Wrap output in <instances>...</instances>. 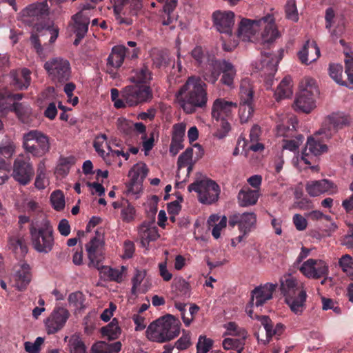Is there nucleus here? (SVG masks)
Instances as JSON below:
<instances>
[{
  "instance_id": "obj_1",
  "label": "nucleus",
  "mask_w": 353,
  "mask_h": 353,
  "mask_svg": "<svg viewBox=\"0 0 353 353\" xmlns=\"http://www.w3.org/2000/svg\"><path fill=\"white\" fill-rule=\"evenodd\" d=\"M181 108L186 114L207 107L208 95L206 83L199 77L191 76L176 94Z\"/></svg>"
},
{
  "instance_id": "obj_2",
  "label": "nucleus",
  "mask_w": 353,
  "mask_h": 353,
  "mask_svg": "<svg viewBox=\"0 0 353 353\" xmlns=\"http://www.w3.org/2000/svg\"><path fill=\"white\" fill-rule=\"evenodd\" d=\"M259 27L264 28L261 33L262 43L264 46L269 48L280 36L274 19L271 14H268L258 20L243 19L239 26L238 37L243 41H251V37L255 34Z\"/></svg>"
},
{
  "instance_id": "obj_3",
  "label": "nucleus",
  "mask_w": 353,
  "mask_h": 353,
  "mask_svg": "<svg viewBox=\"0 0 353 353\" xmlns=\"http://www.w3.org/2000/svg\"><path fill=\"white\" fill-rule=\"evenodd\" d=\"M180 325L181 323L177 318L172 314H167L149 325L146 336L151 341L164 343L179 334Z\"/></svg>"
},
{
  "instance_id": "obj_4",
  "label": "nucleus",
  "mask_w": 353,
  "mask_h": 353,
  "mask_svg": "<svg viewBox=\"0 0 353 353\" xmlns=\"http://www.w3.org/2000/svg\"><path fill=\"white\" fill-rule=\"evenodd\" d=\"M280 290L290 310L301 315L305 307L307 294L297 280L291 274L284 275L280 279Z\"/></svg>"
},
{
  "instance_id": "obj_5",
  "label": "nucleus",
  "mask_w": 353,
  "mask_h": 353,
  "mask_svg": "<svg viewBox=\"0 0 353 353\" xmlns=\"http://www.w3.org/2000/svg\"><path fill=\"white\" fill-rule=\"evenodd\" d=\"M22 145L27 153L41 157L50 150V138L43 132L31 130L23 134Z\"/></svg>"
},
{
  "instance_id": "obj_6",
  "label": "nucleus",
  "mask_w": 353,
  "mask_h": 353,
  "mask_svg": "<svg viewBox=\"0 0 353 353\" xmlns=\"http://www.w3.org/2000/svg\"><path fill=\"white\" fill-rule=\"evenodd\" d=\"M30 234L33 248L39 252L48 253L54 245L53 228L48 220H43L41 225H32Z\"/></svg>"
},
{
  "instance_id": "obj_7",
  "label": "nucleus",
  "mask_w": 353,
  "mask_h": 353,
  "mask_svg": "<svg viewBox=\"0 0 353 353\" xmlns=\"http://www.w3.org/2000/svg\"><path fill=\"white\" fill-rule=\"evenodd\" d=\"M189 192L198 194L199 201L203 204H212L216 202L221 192L219 185L213 180H197L188 185Z\"/></svg>"
},
{
  "instance_id": "obj_8",
  "label": "nucleus",
  "mask_w": 353,
  "mask_h": 353,
  "mask_svg": "<svg viewBox=\"0 0 353 353\" xmlns=\"http://www.w3.org/2000/svg\"><path fill=\"white\" fill-rule=\"evenodd\" d=\"M298 123L296 119H290L286 123L277 125L276 135L286 139L283 140L282 148L292 152L296 151L303 143L304 137L296 132Z\"/></svg>"
},
{
  "instance_id": "obj_9",
  "label": "nucleus",
  "mask_w": 353,
  "mask_h": 353,
  "mask_svg": "<svg viewBox=\"0 0 353 353\" xmlns=\"http://www.w3.org/2000/svg\"><path fill=\"white\" fill-rule=\"evenodd\" d=\"M239 114L242 122L247 121L254 112V85L249 78L241 79L239 88Z\"/></svg>"
},
{
  "instance_id": "obj_10",
  "label": "nucleus",
  "mask_w": 353,
  "mask_h": 353,
  "mask_svg": "<svg viewBox=\"0 0 353 353\" xmlns=\"http://www.w3.org/2000/svg\"><path fill=\"white\" fill-rule=\"evenodd\" d=\"M121 97L125 107H133L152 99V92L150 86L135 84L125 87L121 90Z\"/></svg>"
},
{
  "instance_id": "obj_11",
  "label": "nucleus",
  "mask_w": 353,
  "mask_h": 353,
  "mask_svg": "<svg viewBox=\"0 0 353 353\" xmlns=\"http://www.w3.org/2000/svg\"><path fill=\"white\" fill-rule=\"evenodd\" d=\"M43 67L54 81L65 83L71 77L70 64L65 59L61 57L50 59L44 63Z\"/></svg>"
},
{
  "instance_id": "obj_12",
  "label": "nucleus",
  "mask_w": 353,
  "mask_h": 353,
  "mask_svg": "<svg viewBox=\"0 0 353 353\" xmlns=\"http://www.w3.org/2000/svg\"><path fill=\"white\" fill-rule=\"evenodd\" d=\"M34 174L30 158L28 155H19L14 161L12 176L16 181L23 185H28Z\"/></svg>"
},
{
  "instance_id": "obj_13",
  "label": "nucleus",
  "mask_w": 353,
  "mask_h": 353,
  "mask_svg": "<svg viewBox=\"0 0 353 353\" xmlns=\"http://www.w3.org/2000/svg\"><path fill=\"white\" fill-rule=\"evenodd\" d=\"M345 73L347 76L344 79L343 76V68L342 65L339 63H330L328 68L330 77L338 84L346 86L350 89L353 88V59L345 61Z\"/></svg>"
},
{
  "instance_id": "obj_14",
  "label": "nucleus",
  "mask_w": 353,
  "mask_h": 353,
  "mask_svg": "<svg viewBox=\"0 0 353 353\" xmlns=\"http://www.w3.org/2000/svg\"><path fill=\"white\" fill-rule=\"evenodd\" d=\"M85 248L90 261L88 264L89 267L99 269L100 264L103 262L104 256L103 241L98 230L96 232V236L86 244Z\"/></svg>"
},
{
  "instance_id": "obj_15",
  "label": "nucleus",
  "mask_w": 353,
  "mask_h": 353,
  "mask_svg": "<svg viewBox=\"0 0 353 353\" xmlns=\"http://www.w3.org/2000/svg\"><path fill=\"white\" fill-rule=\"evenodd\" d=\"M148 168L143 163H137L129 171L130 181L128 184V191L138 194L142 189L143 182L148 173Z\"/></svg>"
},
{
  "instance_id": "obj_16",
  "label": "nucleus",
  "mask_w": 353,
  "mask_h": 353,
  "mask_svg": "<svg viewBox=\"0 0 353 353\" xmlns=\"http://www.w3.org/2000/svg\"><path fill=\"white\" fill-rule=\"evenodd\" d=\"M301 272L307 278L319 279L327 276L328 265L323 260L310 259L300 268Z\"/></svg>"
},
{
  "instance_id": "obj_17",
  "label": "nucleus",
  "mask_w": 353,
  "mask_h": 353,
  "mask_svg": "<svg viewBox=\"0 0 353 353\" xmlns=\"http://www.w3.org/2000/svg\"><path fill=\"white\" fill-rule=\"evenodd\" d=\"M256 223V214L254 212L236 213L229 217L228 224L234 228L238 225L239 230L243 234L249 233Z\"/></svg>"
},
{
  "instance_id": "obj_18",
  "label": "nucleus",
  "mask_w": 353,
  "mask_h": 353,
  "mask_svg": "<svg viewBox=\"0 0 353 353\" xmlns=\"http://www.w3.org/2000/svg\"><path fill=\"white\" fill-rule=\"evenodd\" d=\"M213 23L221 33L231 35L234 24V14L232 11L216 10L212 14Z\"/></svg>"
},
{
  "instance_id": "obj_19",
  "label": "nucleus",
  "mask_w": 353,
  "mask_h": 353,
  "mask_svg": "<svg viewBox=\"0 0 353 353\" xmlns=\"http://www.w3.org/2000/svg\"><path fill=\"white\" fill-rule=\"evenodd\" d=\"M70 316L65 308L55 307L50 316L46 321V326L48 334H54L61 330Z\"/></svg>"
},
{
  "instance_id": "obj_20",
  "label": "nucleus",
  "mask_w": 353,
  "mask_h": 353,
  "mask_svg": "<svg viewBox=\"0 0 353 353\" xmlns=\"http://www.w3.org/2000/svg\"><path fill=\"white\" fill-rule=\"evenodd\" d=\"M277 287L276 284L267 283L263 285L255 288L252 291V296L250 303L252 306H262L268 301L272 298L273 292Z\"/></svg>"
},
{
  "instance_id": "obj_21",
  "label": "nucleus",
  "mask_w": 353,
  "mask_h": 353,
  "mask_svg": "<svg viewBox=\"0 0 353 353\" xmlns=\"http://www.w3.org/2000/svg\"><path fill=\"white\" fill-rule=\"evenodd\" d=\"M14 272L12 276V281L14 283V286L19 291L25 290L32 279L30 265L23 262L14 267Z\"/></svg>"
},
{
  "instance_id": "obj_22",
  "label": "nucleus",
  "mask_w": 353,
  "mask_h": 353,
  "mask_svg": "<svg viewBox=\"0 0 353 353\" xmlns=\"http://www.w3.org/2000/svg\"><path fill=\"white\" fill-rule=\"evenodd\" d=\"M312 87L301 90L294 101V110L297 112L310 113L315 107V99Z\"/></svg>"
},
{
  "instance_id": "obj_23",
  "label": "nucleus",
  "mask_w": 353,
  "mask_h": 353,
  "mask_svg": "<svg viewBox=\"0 0 353 353\" xmlns=\"http://www.w3.org/2000/svg\"><path fill=\"white\" fill-rule=\"evenodd\" d=\"M319 134H320L319 132L318 134H315L314 137H311L308 138L307 144L302 151L301 159L305 164H311L309 160V157L310 155L316 157L327 150V145L324 143H322L319 140Z\"/></svg>"
},
{
  "instance_id": "obj_24",
  "label": "nucleus",
  "mask_w": 353,
  "mask_h": 353,
  "mask_svg": "<svg viewBox=\"0 0 353 353\" xmlns=\"http://www.w3.org/2000/svg\"><path fill=\"white\" fill-rule=\"evenodd\" d=\"M283 50H280L279 57H276L275 55L270 52H262L261 54L264 58L261 60V69L264 73L268 75L266 83L268 85H272V79L274 77L276 72L277 71V65L279 61L282 59Z\"/></svg>"
},
{
  "instance_id": "obj_25",
  "label": "nucleus",
  "mask_w": 353,
  "mask_h": 353,
  "mask_svg": "<svg viewBox=\"0 0 353 353\" xmlns=\"http://www.w3.org/2000/svg\"><path fill=\"white\" fill-rule=\"evenodd\" d=\"M214 67L219 70L220 74L222 73L220 82L230 88H233L234 87V81L236 74V70L234 65L225 59L215 60Z\"/></svg>"
},
{
  "instance_id": "obj_26",
  "label": "nucleus",
  "mask_w": 353,
  "mask_h": 353,
  "mask_svg": "<svg viewBox=\"0 0 353 353\" xmlns=\"http://www.w3.org/2000/svg\"><path fill=\"white\" fill-rule=\"evenodd\" d=\"M124 46L119 45L112 48L107 59L106 72L113 75L121 68L125 60Z\"/></svg>"
},
{
  "instance_id": "obj_27",
  "label": "nucleus",
  "mask_w": 353,
  "mask_h": 353,
  "mask_svg": "<svg viewBox=\"0 0 353 353\" xmlns=\"http://www.w3.org/2000/svg\"><path fill=\"white\" fill-rule=\"evenodd\" d=\"M237 103L226 101L225 99H216L212 105V117L216 121L222 117L230 118L232 110L237 108Z\"/></svg>"
},
{
  "instance_id": "obj_28",
  "label": "nucleus",
  "mask_w": 353,
  "mask_h": 353,
  "mask_svg": "<svg viewBox=\"0 0 353 353\" xmlns=\"http://www.w3.org/2000/svg\"><path fill=\"white\" fill-rule=\"evenodd\" d=\"M325 125H327V128H324L319 131V134H325L326 137H330L332 134V131H337L339 129H342L347 126L350 123V119L347 116H345L339 113H334L327 117Z\"/></svg>"
},
{
  "instance_id": "obj_29",
  "label": "nucleus",
  "mask_w": 353,
  "mask_h": 353,
  "mask_svg": "<svg viewBox=\"0 0 353 353\" xmlns=\"http://www.w3.org/2000/svg\"><path fill=\"white\" fill-rule=\"evenodd\" d=\"M305 190L311 196H317L325 192L336 193V186L329 180L322 179L307 183Z\"/></svg>"
},
{
  "instance_id": "obj_30",
  "label": "nucleus",
  "mask_w": 353,
  "mask_h": 353,
  "mask_svg": "<svg viewBox=\"0 0 353 353\" xmlns=\"http://www.w3.org/2000/svg\"><path fill=\"white\" fill-rule=\"evenodd\" d=\"M320 56V49L316 43L309 40L305 42L302 49L297 52V57L301 63L309 65L315 61Z\"/></svg>"
},
{
  "instance_id": "obj_31",
  "label": "nucleus",
  "mask_w": 353,
  "mask_h": 353,
  "mask_svg": "<svg viewBox=\"0 0 353 353\" xmlns=\"http://www.w3.org/2000/svg\"><path fill=\"white\" fill-rule=\"evenodd\" d=\"M37 30L39 31V34H32L30 37V41L34 48L37 50V52L40 53L42 52L43 48L39 37L50 36L49 43H54L58 37L59 29L54 26H48L43 27L40 30L37 28Z\"/></svg>"
},
{
  "instance_id": "obj_32",
  "label": "nucleus",
  "mask_w": 353,
  "mask_h": 353,
  "mask_svg": "<svg viewBox=\"0 0 353 353\" xmlns=\"http://www.w3.org/2000/svg\"><path fill=\"white\" fill-rule=\"evenodd\" d=\"M30 71L27 68H23L20 71H12L10 72L12 85L18 90L27 89L31 83Z\"/></svg>"
},
{
  "instance_id": "obj_33",
  "label": "nucleus",
  "mask_w": 353,
  "mask_h": 353,
  "mask_svg": "<svg viewBox=\"0 0 353 353\" xmlns=\"http://www.w3.org/2000/svg\"><path fill=\"white\" fill-rule=\"evenodd\" d=\"M8 110L14 112L23 123L30 124L32 121V108L27 104L16 102L10 106L8 105L7 111Z\"/></svg>"
},
{
  "instance_id": "obj_34",
  "label": "nucleus",
  "mask_w": 353,
  "mask_h": 353,
  "mask_svg": "<svg viewBox=\"0 0 353 353\" xmlns=\"http://www.w3.org/2000/svg\"><path fill=\"white\" fill-rule=\"evenodd\" d=\"M259 197V191L251 190L248 187L243 188L237 196L238 203L241 207H248L256 204Z\"/></svg>"
},
{
  "instance_id": "obj_35",
  "label": "nucleus",
  "mask_w": 353,
  "mask_h": 353,
  "mask_svg": "<svg viewBox=\"0 0 353 353\" xmlns=\"http://www.w3.org/2000/svg\"><path fill=\"white\" fill-rule=\"evenodd\" d=\"M15 145L12 141H8L0 144V170H10L11 165L6 159L11 158L14 152Z\"/></svg>"
},
{
  "instance_id": "obj_36",
  "label": "nucleus",
  "mask_w": 353,
  "mask_h": 353,
  "mask_svg": "<svg viewBox=\"0 0 353 353\" xmlns=\"http://www.w3.org/2000/svg\"><path fill=\"white\" fill-rule=\"evenodd\" d=\"M74 21V32L81 37H84L88 32L90 24V18L82 12H79L72 16Z\"/></svg>"
},
{
  "instance_id": "obj_37",
  "label": "nucleus",
  "mask_w": 353,
  "mask_h": 353,
  "mask_svg": "<svg viewBox=\"0 0 353 353\" xmlns=\"http://www.w3.org/2000/svg\"><path fill=\"white\" fill-rule=\"evenodd\" d=\"M9 249L11 250L17 257L22 259L28 252V246L23 236L19 235L11 236L8 242Z\"/></svg>"
},
{
  "instance_id": "obj_38",
  "label": "nucleus",
  "mask_w": 353,
  "mask_h": 353,
  "mask_svg": "<svg viewBox=\"0 0 353 353\" xmlns=\"http://www.w3.org/2000/svg\"><path fill=\"white\" fill-rule=\"evenodd\" d=\"M121 346L120 341L112 343L98 341L92 345L90 353H118L121 350Z\"/></svg>"
},
{
  "instance_id": "obj_39",
  "label": "nucleus",
  "mask_w": 353,
  "mask_h": 353,
  "mask_svg": "<svg viewBox=\"0 0 353 353\" xmlns=\"http://www.w3.org/2000/svg\"><path fill=\"white\" fill-rule=\"evenodd\" d=\"M101 332L103 336L107 337L108 340H114L119 338L121 330L118 325L117 319L114 318L109 324L101 329Z\"/></svg>"
},
{
  "instance_id": "obj_40",
  "label": "nucleus",
  "mask_w": 353,
  "mask_h": 353,
  "mask_svg": "<svg viewBox=\"0 0 353 353\" xmlns=\"http://www.w3.org/2000/svg\"><path fill=\"white\" fill-rule=\"evenodd\" d=\"M29 16L37 19L45 18L48 14V6L46 2L33 3L27 8Z\"/></svg>"
},
{
  "instance_id": "obj_41",
  "label": "nucleus",
  "mask_w": 353,
  "mask_h": 353,
  "mask_svg": "<svg viewBox=\"0 0 353 353\" xmlns=\"http://www.w3.org/2000/svg\"><path fill=\"white\" fill-rule=\"evenodd\" d=\"M178 0H166L163 6L164 14L161 17L162 25L170 26L173 23L172 14L177 6Z\"/></svg>"
},
{
  "instance_id": "obj_42",
  "label": "nucleus",
  "mask_w": 353,
  "mask_h": 353,
  "mask_svg": "<svg viewBox=\"0 0 353 353\" xmlns=\"http://www.w3.org/2000/svg\"><path fill=\"white\" fill-rule=\"evenodd\" d=\"M141 243L143 246L149 244L150 241H155L159 237L157 228L156 227H147L144 223L141 228Z\"/></svg>"
},
{
  "instance_id": "obj_43",
  "label": "nucleus",
  "mask_w": 353,
  "mask_h": 353,
  "mask_svg": "<svg viewBox=\"0 0 353 353\" xmlns=\"http://www.w3.org/2000/svg\"><path fill=\"white\" fill-rule=\"evenodd\" d=\"M291 88V78L290 77H285L277 86L275 95L278 97L279 99L288 98L292 94Z\"/></svg>"
},
{
  "instance_id": "obj_44",
  "label": "nucleus",
  "mask_w": 353,
  "mask_h": 353,
  "mask_svg": "<svg viewBox=\"0 0 353 353\" xmlns=\"http://www.w3.org/2000/svg\"><path fill=\"white\" fill-rule=\"evenodd\" d=\"M227 330L226 335H231L239 337L243 340H246L248 336L247 330L241 327H239L235 322H229L225 325Z\"/></svg>"
},
{
  "instance_id": "obj_45",
  "label": "nucleus",
  "mask_w": 353,
  "mask_h": 353,
  "mask_svg": "<svg viewBox=\"0 0 353 353\" xmlns=\"http://www.w3.org/2000/svg\"><path fill=\"white\" fill-rule=\"evenodd\" d=\"M100 273L108 280L117 281L118 283L122 281V272L118 269L112 268L100 264V268L97 269Z\"/></svg>"
},
{
  "instance_id": "obj_46",
  "label": "nucleus",
  "mask_w": 353,
  "mask_h": 353,
  "mask_svg": "<svg viewBox=\"0 0 353 353\" xmlns=\"http://www.w3.org/2000/svg\"><path fill=\"white\" fill-rule=\"evenodd\" d=\"M339 265L347 276L353 279V257L349 254L343 255L339 259Z\"/></svg>"
},
{
  "instance_id": "obj_47",
  "label": "nucleus",
  "mask_w": 353,
  "mask_h": 353,
  "mask_svg": "<svg viewBox=\"0 0 353 353\" xmlns=\"http://www.w3.org/2000/svg\"><path fill=\"white\" fill-rule=\"evenodd\" d=\"M151 79V72L147 66L143 65L139 70H137L135 75L131 77L132 81L138 85H143Z\"/></svg>"
},
{
  "instance_id": "obj_48",
  "label": "nucleus",
  "mask_w": 353,
  "mask_h": 353,
  "mask_svg": "<svg viewBox=\"0 0 353 353\" xmlns=\"http://www.w3.org/2000/svg\"><path fill=\"white\" fill-rule=\"evenodd\" d=\"M214 341L205 336L201 335L196 343V353H209L211 352Z\"/></svg>"
},
{
  "instance_id": "obj_49",
  "label": "nucleus",
  "mask_w": 353,
  "mask_h": 353,
  "mask_svg": "<svg viewBox=\"0 0 353 353\" xmlns=\"http://www.w3.org/2000/svg\"><path fill=\"white\" fill-rule=\"evenodd\" d=\"M50 201L54 210L60 211L65 207L64 196L61 190L54 191L50 196Z\"/></svg>"
},
{
  "instance_id": "obj_50",
  "label": "nucleus",
  "mask_w": 353,
  "mask_h": 353,
  "mask_svg": "<svg viewBox=\"0 0 353 353\" xmlns=\"http://www.w3.org/2000/svg\"><path fill=\"white\" fill-rule=\"evenodd\" d=\"M84 295L79 291L72 292L68 296L69 304L74 307L76 310H81L84 307Z\"/></svg>"
},
{
  "instance_id": "obj_51",
  "label": "nucleus",
  "mask_w": 353,
  "mask_h": 353,
  "mask_svg": "<svg viewBox=\"0 0 353 353\" xmlns=\"http://www.w3.org/2000/svg\"><path fill=\"white\" fill-rule=\"evenodd\" d=\"M285 11L287 19L294 22L298 21L299 14L295 0H288Z\"/></svg>"
},
{
  "instance_id": "obj_52",
  "label": "nucleus",
  "mask_w": 353,
  "mask_h": 353,
  "mask_svg": "<svg viewBox=\"0 0 353 353\" xmlns=\"http://www.w3.org/2000/svg\"><path fill=\"white\" fill-rule=\"evenodd\" d=\"M108 137L105 134H100L96 137L93 142V147L95 149L98 154L105 159V157L108 156V154H105V150L102 148L103 144L107 140Z\"/></svg>"
},
{
  "instance_id": "obj_53",
  "label": "nucleus",
  "mask_w": 353,
  "mask_h": 353,
  "mask_svg": "<svg viewBox=\"0 0 353 353\" xmlns=\"http://www.w3.org/2000/svg\"><path fill=\"white\" fill-rule=\"evenodd\" d=\"M185 130L186 125L185 123H178L174 124L172 127V139H174V141H183Z\"/></svg>"
},
{
  "instance_id": "obj_54",
  "label": "nucleus",
  "mask_w": 353,
  "mask_h": 353,
  "mask_svg": "<svg viewBox=\"0 0 353 353\" xmlns=\"http://www.w3.org/2000/svg\"><path fill=\"white\" fill-rule=\"evenodd\" d=\"M174 286L176 291H178L181 296H189L190 292V286L188 282L184 279L180 278L174 281Z\"/></svg>"
},
{
  "instance_id": "obj_55",
  "label": "nucleus",
  "mask_w": 353,
  "mask_h": 353,
  "mask_svg": "<svg viewBox=\"0 0 353 353\" xmlns=\"http://www.w3.org/2000/svg\"><path fill=\"white\" fill-rule=\"evenodd\" d=\"M261 324L264 327V329L266 332V340L264 341V344L269 343L271 338L274 336L273 334L274 332V325L271 319L268 316H263L261 319Z\"/></svg>"
},
{
  "instance_id": "obj_56",
  "label": "nucleus",
  "mask_w": 353,
  "mask_h": 353,
  "mask_svg": "<svg viewBox=\"0 0 353 353\" xmlns=\"http://www.w3.org/2000/svg\"><path fill=\"white\" fill-rule=\"evenodd\" d=\"M245 340L241 339L225 338L223 341V347L225 350H235L236 347H241L245 345Z\"/></svg>"
},
{
  "instance_id": "obj_57",
  "label": "nucleus",
  "mask_w": 353,
  "mask_h": 353,
  "mask_svg": "<svg viewBox=\"0 0 353 353\" xmlns=\"http://www.w3.org/2000/svg\"><path fill=\"white\" fill-rule=\"evenodd\" d=\"M193 150L192 148H188L178 158L177 164L179 168L185 167L192 161Z\"/></svg>"
},
{
  "instance_id": "obj_58",
  "label": "nucleus",
  "mask_w": 353,
  "mask_h": 353,
  "mask_svg": "<svg viewBox=\"0 0 353 353\" xmlns=\"http://www.w3.org/2000/svg\"><path fill=\"white\" fill-rule=\"evenodd\" d=\"M118 129L126 136H132V122L125 119H119Z\"/></svg>"
},
{
  "instance_id": "obj_59",
  "label": "nucleus",
  "mask_w": 353,
  "mask_h": 353,
  "mask_svg": "<svg viewBox=\"0 0 353 353\" xmlns=\"http://www.w3.org/2000/svg\"><path fill=\"white\" fill-rule=\"evenodd\" d=\"M47 180L46 179V173L44 168L39 166L37 170V175L35 179L34 185L39 190H43L46 186Z\"/></svg>"
},
{
  "instance_id": "obj_60",
  "label": "nucleus",
  "mask_w": 353,
  "mask_h": 353,
  "mask_svg": "<svg viewBox=\"0 0 353 353\" xmlns=\"http://www.w3.org/2000/svg\"><path fill=\"white\" fill-rule=\"evenodd\" d=\"M135 209L133 206L128 205L123 208L121 210V218L123 221L129 223L132 221L134 218Z\"/></svg>"
},
{
  "instance_id": "obj_61",
  "label": "nucleus",
  "mask_w": 353,
  "mask_h": 353,
  "mask_svg": "<svg viewBox=\"0 0 353 353\" xmlns=\"http://www.w3.org/2000/svg\"><path fill=\"white\" fill-rule=\"evenodd\" d=\"M85 345L81 340L75 339L70 342V353H85Z\"/></svg>"
},
{
  "instance_id": "obj_62",
  "label": "nucleus",
  "mask_w": 353,
  "mask_h": 353,
  "mask_svg": "<svg viewBox=\"0 0 353 353\" xmlns=\"http://www.w3.org/2000/svg\"><path fill=\"white\" fill-rule=\"evenodd\" d=\"M119 92L116 88L111 89V99L114 102V105L116 108L120 109L125 108V101L121 97V99L119 98Z\"/></svg>"
},
{
  "instance_id": "obj_63",
  "label": "nucleus",
  "mask_w": 353,
  "mask_h": 353,
  "mask_svg": "<svg viewBox=\"0 0 353 353\" xmlns=\"http://www.w3.org/2000/svg\"><path fill=\"white\" fill-rule=\"evenodd\" d=\"M110 2L113 4L114 14L118 19L120 18L123 7L128 3L129 0H110Z\"/></svg>"
},
{
  "instance_id": "obj_64",
  "label": "nucleus",
  "mask_w": 353,
  "mask_h": 353,
  "mask_svg": "<svg viewBox=\"0 0 353 353\" xmlns=\"http://www.w3.org/2000/svg\"><path fill=\"white\" fill-rule=\"evenodd\" d=\"M293 223L299 231H303L307 228V220L301 214H296L293 216Z\"/></svg>"
}]
</instances>
